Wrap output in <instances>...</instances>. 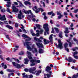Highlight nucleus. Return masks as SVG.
I'll return each instance as SVG.
<instances>
[{
	"instance_id": "nucleus-43",
	"label": "nucleus",
	"mask_w": 78,
	"mask_h": 78,
	"mask_svg": "<svg viewBox=\"0 0 78 78\" xmlns=\"http://www.w3.org/2000/svg\"><path fill=\"white\" fill-rule=\"evenodd\" d=\"M41 11V12H44V9H41V8H39V11Z\"/></svg>"
},
{
	"instance_id": "nucleus-28",
	"label": "nucleus",
	"mask_w": 78,
	"mask_h": 78,
	"mask_svg": "<svg viewBox=\"0 0 78 78\" xmlns=\"http://www.w3.org/2000/svg\"><path fill=\"white\" fill-rule=\"evenodd\" d=\"M18 2H19V3H20V7L21 8H22V7H24V5H23V4H22V2H21L19 1Z\"/></svg>"
},
{
	"instance_id": "nucleus-18",
	"label": "nucleus",
	"mask_w": 78,
	"mask_h": 78,
	"mask_svg": "<svg viewBox=\"0 0 78 78\" xmlns=\"http://www.w3.org/2000/svg\"><path fill=\"white\" fill-rule=\"evenodd\" d=\"M35 73H36V75H37V76L39 75V74L41 73V70H39L38 71H36L35 72Z\"/></svg>"
},
{
	"instance_id": "nucleus-29",
	"label": "nucleus",
	"mask_w": 78,
	"mask_h": 78,
	"mask_svg": "<svg viewBox=\"0 0 78 78\" xmlns=\"http://www.w3.org/2000/svg\"><path fill=\"white\" fill-rule=\"evenodd\" d=\"M5 27H7V28H9V29H12V27L9 25H7Z\"/></svg>"
},
{
	"instance_id": "nucleus-15",
	"label": "nucleus",
	"mask_w": 78,
	"mask_h": 78,
	"mask_svg": "<svg viewBox=\"0 0 78 78\" xmlns=\"http://www.w3.org/2000/svg\"><path fill=\"white\" fill-rule=\"evenodd\" d=\"M0 20H6V19L5 18V15H3L2 17H1L0 18Z\"/></svg>"
},
{
	"instance_id": "nucleus-56",
	"label": "nucleus",
	"mask_w": 78,
	"mask_h": 78,
	"mask_svg": "<svg viewBox=\"0 0 78 78\" xmlns=\"http://www.w3.org/2000/svg\"><path fill=\"white\" fill-rule=\"evenodd\" d=\"M0 58L1 59L3 60V56H2V55H0Z\"/></svg>"
},
{
	"instance_id": "nucleus-49",
	"label": "nucleus",
	"mask_w": 78,
	"mask_h": 78,
	"mask_svg": "<svg viewBox=\"0 0 78 78\" xmlns=\"http://www.w3.org/2000/svg\"><path fill=\"white\" fill-rule=\"evenodd\" d=\"M53 11H52L51 12H49L48 13V15H51V14H52V13H53Z\"/></svg>"
},
{
	"instance_id": "nucleus-24",
	"label": "nucleus",
	"mask_w": 78,
	"mask_h": 78,
	"mask_svg": "<svg viewBox=\"0 0 78 78\" xmlns=\"http://www.w3.org/2000/svg\"><path fill=\"white\" fill-rule=\"evenodd\" d=\"M52 72L51 71H49V73L50 74H47L46 75L47 78H50V77L51 76V73Z\"/></svg>"
},
{
	"instance_id": "nucleus-8",
	"label": "nucleus",
	"mask_w": 78,
	"mask_h": 78,
	"mask_svg": "<svg viewBox=\"0 0 78 78\" xmlns=\"http://www.w3.org/2000/svg\"><path fill=\"white\" fill-rule=\"evenodd\" d=\"M25 17L24 15H23L22 13L21 12V10L20 11V14H18V18L19 19H22V18H23Z\"/></svg>"
},
{
	"instance_id": "nucleus-48",
	"label": "nucleus",
	"mask_w": 78,
	"mask_h": 78,
	"mask_svg": "<svg viewBox=\"0 0 78 78\" xmlns=\"http://www.w3.org/2000/svg\"><path fill=\"white\" fill-rule=\"evenodd\" d=\"M35 65H36V63H31L30 64V66L32 67L33 66H34Z\"/></svg>"
},
{
	"instance_id": "nucleus-20",
	"label": "nucleus",
	"mask_w": 78,
	"mask_h": 78,
	"mask_svg": "<svg viewBox=\"0 0 78 78\" xmlns=\"http://www.w3.org/2000/svg\"><path fill=\"white\" fill-rule=\"evenodd\" d=\"M24 3L25 5H29V6H30V5H31V3L28 1H25L24 2Z\"/></svg>"
},
{
	"instance_id": "nucleus-50",
	"label": "nucleus",
	"mask_w": 78,
	"mask_h": 78,
	"mask_svg": "<svg viewBox=\"0 0 78 78\" xmlns=\"http://www.w3.org/2000/svg\"><path fill=\"white\" fill-rule=\"evenodd\" d=\"M21 29H22V30H23V31L25 33H27L26 32V30H25L24 28H22Z\"/></svg>"
},
{
	"instance_id": "nucleus-51",
	"label": "nucleus",
	"mask_w": 78,
	"mask_h": 78,
	"mask_svg": "<svg viewBox=\"0 0 78 78\" xmlns=\"http://www.w3.org/2000/svg\"><path fill=\"white\" fill-rule=\"evenodd\" d=\"M29 58V59H33V58L31 56H28Z\"/></svg>"
},
{
	"instance_id": "nucleus-7",
	"label": "nucleus",
	"mask_w": 78,
	"mask_h": 78,
	"mask_svg": "<svg viewBox=\"0 0 78 78\" xmlns=\"http://www.w3.org/2000/svg\"><path fill=\"white\" fill-rule=\"evenodd\" d=\"M12 12H19V9L15 7L14 4H12Z\"/></svg>"
},
{
	"instance_id": "nucleus-25",
	"label": "nucleus",
	"mask_w": 78,
	"mask_h": 78,
	"mask_svg": "<svg viewBox=\"0 0 78 78\" xmlns=\"http://www.w3.org/2000/svg\"><path fill=\"white\" fill-rule=\"evenodd\" d=\"M66 41L67 42H68V43H69V46L71 47L72 46V44L70 42V39H69L68 40H67Z\"/></svg>"
},
{
	"instance_id": "nucleus-59",
	"label": "nucleus",
	"mask_w": 78,
	"mask_h": 78,
	"mask_svg": "<svg viewBox=\"0 0 78 78\" xmlns=\"http://www.w3.org/2000/svg\"><path fill=\"white\" fill-rule=\"evenodd\" d=\"M44 19H47V17L46 16H44Z\"/></svg>"
},
{
	"instance_id": "nucleus-5",
	"label": "nucleus",
	"mask_w": 78,
	"mask_h": 78,
	"mask_svg": "<svg viewBox=\"0 0 78 78\" xmlns=\"http://www.w3.org/2000/svg\"><path fill=\"white\" fill-rule=\"evenodd\" d=\"M35 70H36V67H34L30 68L29 70L26 68L24 69V71L26 72H27L29 71L30 73H34V71Z\"/></svg>"
},
{
	"instance_id": "nucleus-64",
	"label": "nucleus",
	"mask_w": 78,
	"mask_h": 78,
	"mask_svg": "<svg viewBox=\"0 0 78 78\" xmlns=\"http://www.w3.org/2000/svg\"><path fill=\"white\" fill-rule=\"evenodd\" d=\"M30 31L31 33V34L33 33V30H30Z\"/></svg>"
},
{
	"instance_id": "nucleus-63",
	"label": "nucleus",
	"mask_w": 78,
	"mask_h": 78,
	"mask_svg": "<svg viewBox=\"0 0 78 78\" xmlns=\"http://www.w3.org/2000/svg\"><path fill=\"white\" fill-rule=\"evenodd\" d=\"M6 60H7V61H9L10 59V58L9 57L8 58H6Z\"/></svg>"
},
{
	"instance_id": "nucleus-54",
	"label": "nucleus",
	"mask_w": 78,
	"mask_h": 78,
	"mask_svg": "<svg viewBox=\"0 0 78 78\" xmlns=\"http://www.w3.org/2000/svg\"><path fill=\"white\" fill-rule=\"evenodd\" d=\"M65 50H66L67 51H69V49L68 48H65Z\"/></svg>"
},
{
	"instance_id": "nucleus-30",
	"label": "nucleus",
	"mask_w": 78,
	"mask_h": 78,
	"mask_svg": "<svg viewBox=\"0 0 78 78\" xmlns=\"http://www.w3.org/2000/svg\"><path fill=\"white\" fill-rule=\"evenodd\" d=\"M66 30L64 31V33H69V31H68V28H66Z\"/></svg>"
},
{
	"instance_id": "nucleus-2",
	"label": "nucleus",
	"mask_w": 78,
	"mask_h": 78,
	"mask_svg": "<svg viewBox=\"0 0 78 78\" xmlns=\"http://www.w3.org/2000/svg\"><path fill=\"white\" fill-rule=\"evenodd\" d=\"M4 1H7V4L6 5V6L7 7V9L6 11L7 12H9V13H10V14H11V12H10L9 11H10V9H9V7L11 6V2H10V0H4Z\"/></svg>"
},
{
	"instance_id": "nucleus-42",
	"label": "nucleus",
	"mask_w": 78,
	"mask_h": 78,
	"mask_svg": "<svg viewBox=\"0 0 78 78\" xmlns=\"http://www.w3.org/2000/svg\"><path fill=\"white\" fill-rule=\"evenodd\" d=\"M6 38L8 39H9V40H10V38L9 37V35H6Z\"/></svg>"
},
{
	"instance_id": "nucleus-52",
	"label": "nucleus",
	"mask_w": 78,
	"mask_h": 78,
	"mask_svg": "<svg viewBox=\"0 0 78 78\" xmlns=\"http://www.w3.org/2000/svg\"><path fill=\"white\" fill-rule=\"evenodd\" d=\"M15 26L16 27H18V26H19V24H18V23H16L15 24Z\"/></svg>"
},
{
	"instance_id": "nucleus-60",
	"label": "nucleus",
	"mask_w": 78,
	"mask_h": 78,
	"mask_svg": "<svg viewBox=\"0 0 78 78\" xmlns=\"http://www.w3.org/2000/svg\"><path fill=\"white\" fill-rule=\"evenodd\" d=\"M52 30L51 31V33H54V30H53V28H52Z\"/></svg>"
},
{
	"instance_id": "nucleus-9",
	"label": "nucleus",
	"mask_w": 78,
	"mask_h": 78,
	"mask_svg": "<svg viewBox=\"0 0 78 78\" xmlns=\"http://www.w3.org/2000/svg\"><path fill=\"white\" fill-rule=\"evenodd\" d=\"M43 31H44V30L43 29H41L40 31H39V30H37L36 33H37L36 34V36H37V37H39V33L40 34H42Z\"/></svg>"
},
{
	"instance_id": "nucleus-37",
	"label": "nucleus",
	"mask_w": 78,
	"mask_h": 78,
	"mask_svg": "<svg viewBox=\"0 0 78 78\" xmlns=\"http://www.w3.org/2000/svg\"><path fill=\"white\" fill-rule=\"evenodd\" d=\"M27 55H28L29 56H32V54L31 53V52H30L27 51Z\"/></svg>"
},
{
	"instance_id": "nucleus-10",
	"label": "nucleus",
	"mask_w": 78,
	"mask_h": 78,
	"mask_svg": "<svg viewBox=\"0 0 78 78\" xmlns=\"http://www.w3.org/2000/svg\"><path fill=\"white\" fill-rule=\"evenodd\" d=\"M12 64L14 66H15L16 68L20 69L21 68L20 65L17 63L16 64L15 62H12Z\"/></svg>"
},
{
	"instance_id": "nucleus-23",
	"label": "nucleus",
	"mask_w": 78,
	"mask_h": 78,
	"mask_svg": "<svg viewBox=\"0 0 78 78\" xmlns=\"http://www.w3.org/2000/svg\"><path fill=\"white\" fill-rule=\"evenodd\" d=\"M2 66L4 69H6L7 68V66H6V65L4 64V63H2Z\"/></svg>"
},
{
	"instance_id": "nucleus-34",
	"label": "nucleus",
	"mask_w": 78,
	"mask_h": 78,
	"mask_svg": "<svg viewBox=\"0 0 78 78\" xmlns=\"http://www.w3.org/2000/svg\"><path fill=\"white\" fill-rule=\"evenodd\" d=\"M54 29L55 30V31H56V33H58L59 32V29H58V28L55 27Z\"/></svg>"
},
{
	"instance_id": "nucleus-35",
	"label": "nucleus",
	"mask_w": 78,
	"mask_h": 78,
	"mask_svg": "<svg viewBox=\"0 0 78 78\" xmlns=\"http://www.w3.org/2000/svg\"><path fill=\"white\" fill-rule=\"evenodd\" d=\"M24 54V52L22 51L21 52H20L19 53V54L20 55H23Z\"/></svg>"
},
{
	"instance_id": "nucleus-31",
	"label": "nucleus",
	"mask_w": 78,
	"mask_h": 78,
	"mask_svg": "<svg viewBox=\"0 0 78 78\" xmlns=\"http://www.w3.org/2000/svg\"><path fill=\"white\" fill-rule=\"evenodd\" d=\"M64 46L65 48H67V47H68V44H67V43H65L64 44Z\"/></svg>"
},
{
	"instance_id": "nucleus-1",
	"label": "nucleus",
	"mask_w": 78,
	"mask_h": 78,
	"mask_svg": "<svg viewBox=\"0 0 78 78\" xmlns=\"http://www.w3.org/2000/svg\"><path fill=\"white\" fill-rule=\"evenodd\" d=\"M22 37H24V38H27L25 40V43H24V46H26V45L27 46V48L28 50H29L30 51H32L33 53H37V48H35V45L33 44L32 46V48L30 46V45H31V43L30 42H27V41H29L30 40H31V38H29L27 36V35L23 34L22 35Z\"/></svg>"
},
{
	"instance_id": "nucleus-38",
	"label": "nucleus",
	"mask_w": 78,
	"mask_h": 78,
	"mask_svg": "<svg viewBox=\"0 0 78 78\" xmlns=\"http://www.w3.org/2000/svg\"><path fill=\"white\" fill-rule=\"evenodd\" d=\"M7 72H12L13 71L12 70H11V69H7Z\"/></svg>"
},
{
	"instance_id": "nucleus-14",
	"label": "nucleus",
	"mask_w": 78,
	"mask_h": 78,
	"mask_svg": "<svg viewBox=\"0 0 78 78\" xmlns=\"http://www.w3.org/2000/svg\"><path fill=\"white\" fill-rule=\"evenodd\" d=\"M53 34H51L49 37V39L51 44H53Z\"/></svg>"
},
{
	"instance_id": "nucleus-62",
	"label": "nucleus",
	"mask_w": 78,
	"mask_h": 78,
	"mask_svg": "<svg viewBox=\"0 0 78 78\" xmlns=\"http://www.w3.org/2000/svg\"><path fill=\"white\" fill-rule=\"evenodd\" d=\"M74 58H75V59H78V56H74Z\"/></svg>"
},
{
	"instance_id": "nucleus-26",
	"label": "nucleus",
	"mask_w": 78,
	"mask_h": 78,
	"mask_svg": "<svg viewBox=\"0 0 78 78\" xmlns=\"http://www.w3.org/2000/svg\"><path fill=\"white\" fill-rule=\"evenodd\" d=\"M44 52V50H43L41 48H40L39 49V51H38V53H43Z\"/></svg>"
},
{
	"instance_id": "nucleus-41",
	"label": "nucleus",
	"mask_w": 78,
	"mask_h": 78,
	"mask_svg": "<svg viewBox=\"0 0 78 78\" xmlns=\"http://www.w3.org/2000/svg\"><path fill=\"white\" fill-rule=\"evenodd\" d=\"M72 62L73 63H75L76 62V60H75V59H73L72 60Z\"/></svg>"
},
{
	"instance_id": "nucleus-22",
	"label": "nucleus",
	"mask_w": 78,
	"mask_h": 78,
	"mask_svg": "<svg viewBox=\"0 0 78 78\" xmlns=\"http://www.w3.org/2000/svg\"><path fill=\"white\" fill-rule=\"evenodd\" d=\"M51 69V67L47 66L46 68V70L47 72H50V70Z\"/></svg>"
},
{
	"instance_id": "nucleus-11",
	"label": "nucleus",
	"mask_w": 78,
	"mask_h": 78,
	"mask_svg": "<svg viewBox=\"0 0 78 78\" xmlns=\"http://www.w3.org/2000/svg\"><path fill=\"white\" fill-rule=\"evenodd\" d=\"M33 11H35L36 13H37L39 12V9H37V6H34V8L32 9Z\"/></svg>"
},
{
	"instance_id": "nucleus-39",
	"label": "nucleus",
	"mask_w": 78,
	"mask_h": 78,
	"mask_svg": "<svg viewBox=\"0 0 78 78\" xmlns=\"http://www.w3.org/2000/svg\"><path fill=\"white\" fill-rule=\"evenodd\" d=\"M59 37H61V38H62V32L60 33V34H59Z\"/></svg>"
},
{
	"instance_id": "nucleus-36",
	"label": "nucleus",
	"mask_w": 78,
	"mask_h": 78,
	"mask_svg": "<svg viewBox=\"0 0 78 78\" xmlns=\"http://www.w3.org/2000/svg\"><path fill=\"white\" fill-rule=\"evenodd\" d=\"M64 15H66L65 16L66 17V18H67V16L68 15V14H67V13L66 12H64Z\"/></svg>"
},
{
	"instance_id": "nucleus-32",
	"label": "nucleus",
	"mask_w": 78,
	"mask_h": 78,
	"mask_svg": "<svg viewBox=\"0 0 78 78\" xmlns=\"http://www.w3.org/2000/svg\"><path fill=\"white\" fill-rule=\"evenodd\" d=\"M40 2L41 4H43V6L44 7H45V3H44V2H42V1H41Z\"/></svg>"
},
{
	"instance_id": "nucleus-16",
	"label": "nucleus",
	"mask_w": 78,
	"mask_h": 78,
	"mask_svg": "<svg viewBox=\"0 0 78 78\" xmlns=\"http://www.w3.org/2000/svg\"><path fill=\"white\" fill-rule=\"evenodd\" d=\"M66 59L67 61H68L69 62H72V57H69L68 58V59L67 58H66Z\"/></svg>"
},
{
	"instance_id": "nucleus-55",
	"label": "nucleus",
	"mask_w": 78,
	"mask_h": 78,
	"mask_svg": "<svg viewBox=\"0 0 78 78\" xmlns=\"http://www.w3.org/2000/svg\"><path fill=\"white\" fill-rule=\"evenodd\" d=\"M46 3H47L48 4L49 3V0H46Z\"/></svg>"
},
{
	"instance_id": "nucleus-19",
	"label": "nucleus",
	"mask_w": 78,
	"mask_h": 78,
	"mask_svg": "<svg viewBox=\"0 0 78 78\" xmlns=\"http://www.w3.org/2000/svg\"><path fill=\"white\" fill-rule=\"evenodd\" d=\"M34 39L35 40V41H37L38 42H42L41 40L39 39V38H37L36 37H34Z\"/></svg>"
},
{
	"instance_id": "nucleus-4",
	"label": "nucleus",
	"mask_w": 78,
	"mask_h": 78,
	"mask_svg": "<svg viewBox=\"0 0 78 78\" xmlns=\"http://www.w3.org/2000/svg\"><path fill=\"white\" fill-rule=\"evenodd\" d=\"M48 24L46 23L44 25L43 28L46 31L44 32V35L46 36V32H47L48 34V31H49V29L48 27Z\"/></svg>"
},
{
	"instance_id": "nucleus-33",
	"label": "nucleus",
	"mask_w": 78,
	"mask_h": 78,
	"mask_svg": "<svg viewBox=\"0 0 78 78\" xmlns=\"http://www.w3.org/2000/svg\"><path fill=\"white\" fill-rule=\"evenodd\" d=\"M30 62H32V63H33L34 62H36V60H34V59H32V60H30Z\"/></svg>"
},
{
	"instance_id": "nucleus-46",
	"label": "nucleus",
	"mask_w": 78,
	"mask_h": 78,
	"mask_svg": "<svg viewBox=\"0 0 78 78\" xmlns=\"http://www.w3.org/2000/svg\"><path fill=\"white\" fill-rule=\"evenodd\" d=\"M76 50H78V48L77 47H76L75 48H74L73 49V51H74Z\"/></svg>"
},
{
	"instance_id": "nucleus-45",
	"label": "nucleus",
	"mask_w": 78,
	"mask_h": 78,
	"mask_svg": "<svg viewBox=\"0 0 78 78\" xmlns=\"http://www.w3.org/2000/svg\"><path fill=\"white\" fill-rule=\"evenodd\" d=\"M1 12H5L6 11V10H5V9H1Z\"/></svg>"
},
{
	"instance_id": "nucleus-21",
	"label": "nucleus",
	"mask_w": 78,
	"mask_h": 78,
	"mask_svg": "<svg viewBox=\"0 0 78 78\" xmlns=\"http://www.w3.org/2000/svg\"><path fill=\"white\" fill-rule=\"evenodd\" d=\"M44 44L45 45H46V44H48V43L50 42V41H47V40H46V39L44 38Z\"/></svg>"
},
{
	"instance_id": "nucleus-13",
	"label": "nucleus",
	"mask_w": 78,
	"mask_h": 78,
	"mask_svg": "<svg viewBox=\"0 0 78 78\" xmlns=\"http://www.w3.org/2000/svg\"><path fill=\"white\" fill-rule=\"evenodd\" d=\"M57 14L58 16H58V19H61V18L62 17H63V15H61V13L59 12H58L57 13Z\"/></svg>"
},
{
	"instance_id": "nucleus-53",
	"label": "nucleus",
	"mask_w": 78,
	"mask_h": 78,
	"mask_svg": "<svg viewBox=\"0 0 78 78\" xmlns=\"http://www.w3.org/2000/svg\"><path fill=\"white\" fill-rule=\"evenodd\" d=\"M14 3L15 5H18V3L16 2H14Z\"/></svg>"
},
{
	"instance_id": "nucleus-3",
	"label": "nucleus",
	"mask_w": 78,
	"mask_h": 78,
	"mask_svg": "<svg viewBox=\"0 0 78 78\" xmlns=\"http://www.w3.org/2000/svg\"><path fill=\"white\" fill-rule=\"evenodd\" d=\"M58 45L57 44V43H55V45L57 46V47L58 48H59L60 49H62V48H63V46H62L63 43L61 42V41L60 40H58Z\"/></svg>"
},
{
	"instance_id": "nucleus-27",
	"label": "nucleus",
	"mask_w": 78,
	"mask_h": 78,
	"mask_svg": "<svg viewBox=\"0 0 78 78\" xmlns=\"http://www.w3.org/2000/svg\"><path fill=\"white\" fill-rule=\"evenodd\" d=\"M36 26L39 30H41V29L40 28L41 27V25H39V24H36Z\"/></svg>"
},
{
	"instance_id": "nucleus-47",
	"label": "nucleus",
	"mask_w": 78,
	"mask_h": 78,
	"mask_svg": "<svg viewBox=\"0 0 78 78\" xmlns=\"http://www.w3.org/2000/svg\"><path fill=\"white\" fill-rule=\"evenodd\" d=\"M12 59H14L15 61H17V62H19V59H15L14 58H12Z\"/></svg>"
},
{
	"instance_id": "nucleus-44",
	"label": "nucleus",
	"mask_w": 78,
	"mask_h": 78,
	"mask_svg": "<svg viewBox=\"0 0 78 78\" xmlns=\"http://www.w3.org/2000/svg\"><path fill=\"white\" fill-rule=\"evenodd\" d=\"M40 60H35V64H37V63H40Z\"/></svg>"
},
{
	"instance_id": "nucleus-58",
	"label": "nucleus",
	"mask_w": 78,
	"mask_h": 78,
	"mask_svg": "<svg viewBox=\"0 0 78 78\" xmlns=\"http://www.w3.org/2000/svg\"><path fill=\"white\" fill-rule=\"evenodd\" d=\"M21 26H22V27H21V29L22 28H24V27H23V25H22V24H21Z\"/></svg>"
},
{
	"instance_id": "nucleus-40",
	"label": "nucleus",
	"mask_w": 78,
	"mask_h": 78,
	"mask_svg": "<svg viewBox=\"0 0 78 78\" xmlns=\"http://www.w3.org/2000/svg\"><path fill=\"white\" fill-rule=\"evenodd\" d=\"M77 12H78V9H75L74 11H73V12H74L75 13H76Z\"/></svg>"
},
{
	"instance_id": "nucleus-17",
	"label": "nucleus",
	"mask_w": 78,
	"mask_h": 78,
	"mask_svg": "<svg viewBox=\"0 0 78 78\" xmlns=\"http://www.w3.org/2000/svg\"><path fill=\"white\" fill-rule=\"evenodd\" d=\"M24 61H25L24 64H28V62H29V60L26 58L24 59Z\"/></svg>"
},
{
	"instance_id": "nucleus-6",
	"label": "nucleus",
	"mask_w": 78,
	"mask_h": 78,
	"mask_svg": "<svg viewBox=\"0 0 78 78\" xmlns=\"http://www.w3.org/2000/svg\"><path fill=\"white\" fill-rule=\"evenodd\" d=\"M30 13L31 14V16L28 15V17L31 18H32V17H35V16L33 15V13H32V12H31V11L30 10H29L25 12V13L26 14H29Z\"/></svg>"
},
{
	"instance_id": "nucleus-61",
	"label": "nucleus",
	"mask_w": 78,
	"mask_h": 78,
	"mask_svg": "<svg viewBox=\"0 0 78 78\" xmlns=\"http://www.w3.org/2000/svg\"><path fill=\"white\" fill-rule=\"evenodd\" d=\"M32 34V36H36V35L34 33L32 34Z\"/></svg>"
},
{
	"instance_id": "nucleus-57",
	"label": "nucleus",
	"mask_w": 78,
	"mask_h": 78,
	"mask_svg": "<svg viewBox=\"0 0 78 78\" xmlns=\"http://www.w3.org/2000/svg\"><path fill=\"white\" fill-rule=\"evenodd\" d=\"M32 20L33 21V22H35V21H36V19L35 18H33L32 19Z\"/></svg>"
},
{
	"instance_id": "nucleus-12",
	"label": "nucleus",
	"mask_w": 78,
	"mask_h": 78,
	"mask_svg": "<svg viewBox=\"0 0 78 78\" xmlns=\"http://www.w3.org/2000/svg\"><path fill=\"white\" fill-rule=\"evenodd\" d=\"M36 44L38 48H43L44 47V46H43V44L42 43L36 42Z\"/></svg>"
}]
</instances>
